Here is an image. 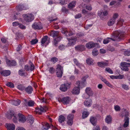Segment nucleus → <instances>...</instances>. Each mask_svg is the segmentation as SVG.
I'll return each instance as SVG.
<instances>
[{"label": "nucleus", "mask_w": 130, "mask_h": 130, "mask_svg": "<svg viewBox=\"0 0 130 130\" xmlns=\"http://www.w3.org/2000/svg\"><path fill=\"white\" fill-rule=\"evenodd\" d=\"M59 31H53L51 33V36L53 37L56 38L54 40L53 44L54 46H57V44H58V42L60 41L62 39V38L59 36Z\"/></svg>", "instance_id": "f257e3e1"}, {"label": "nucleus", "mask_w": 130, "mask_h": 130, "mask_svg": "<svg viewBox=\"0 0 130 130\" xmlns=\"http://www.w3.org/2000/svg\"><path fill=\"white\" fill-rule=\"evenodd\" d=\"M88 77V75H86L83 77L81 79L80 82V81H78L76 82V84L78 87L80 89V88H82L85 86L86 79Z\"/></svg>", "instance_id": "f03ea898"}, {"label": "nucleus", "mask_w": 130, "mask_h": 130, "mask_svg": "<svg viewBox=\"0 0 130 130\" xmlns=\"http://www.w3.org/2000/svg\"><path fill=\"white\" fill-rule=\"evenodd\" d=\"M120 68L121 69L125 71H128L129 70L128 67L130 66V63L124 62H122L120 64Z\"/></svg>", "instance_id": "7ed1b4c3"}, {"label": "nucleus", "mask_w": 130, "mask_h": 130, "mask_svg": "<svg viewBox=\"0 0 130 130\" xmlns=\"http://www.w3.org/2000/svg\"><path fill=\"white\" fill-rule=\"evenodd\" d=\"M56 71V75L57 77H61L63 74V67L59 64L57 65Z\"/></svg>", "instance_id": "20e7f679"}, {"label": "nucleus", "mask_w": 130, "mask_h": 130, "mask_svg": "<svg viewBox=\"0 0 130 130\" xmlns=\"http://www.w3.org/2000/svg\"><path fill=\"white\" fill-rule=\"evenodd\" d=\"M24 19L25 21L26 22H31L34 19V16L32 14H24ZM24 14L23 15H24Z\"/></svg>", "instance_id": "39448f33"}, {"label": "nucleus", "mask_w": 130, "mask_h": 130, "mask_svg": "<svg viewBox=\"0 0 130 130\" xmlns=\"http://www.w3.org/2000/svg\"><path fill=\"white\" fill-rule=\"evenodd\" d=\"M29 65H26L24 66V69L27 71H32L35 69V66L34 65L30 60L29 61Z\"/></svg>", "instance_id": "423d86ee"}, {"label": "nucleus", "mask_w": 130, "mask_h": 130, "mask_svg": "<svg viewBox=\"0 0 130 130\" xmlns=\"http://www.w3.org/2000/svg\"><path fill=\"white\" fill-rule=\"evenodd\" d=\"M123 37V35H120L119 32H117L114 35L113 38L115 41H118L122 39Z\"/></svg>", "instance_id": "0eeeda50"}, {"label": "nucleus", "mask_w": 130, "mask_h": 130, "mask_svg": "<svg viewBox=\"0 0 130 130\" xmlns=\"http://www.w3.org/2000/svg\"><path fill=\"white\" fill-rule=\"evenodd\" d=\"M32 28L35 29H41L43 28V26L40 22L34 23L32 25Z\"/></svg>", "instance_id": "6e6552de"}, {"label": "nucleus", "mask_w": 130, "mask_h": 130, "mask_svg": "<svg viewBox=\"0 0 130 130\" xmlns=\"http://www.w3.org/2000/svg\"><path fill=\"white\" fill-rule=\"evenodd\" d=\"M36 111L37 113L41 115L42 112H45L46 110V107H45L44 108L42 107L41 106H40V108H36Z\"/></svg>", "instance_id": "1a4fd4ad"}, {"label": "nucleus", "mask_w": 130, "mask_h": 130, "mask_svg": "<svg viewBox=\"0 0 130 130\" xmlns=\"http://www.w3.org/2000/svg\"><path fill=\"white\" fill-rule=\"evenodd\" d=\"M14 111L12 110H9L7 112L6 114V117L9 119H10L14 116Z\"/></svg>", "instance_id": "9d476101"}, {"label": "nucleus", "mask_w": 130, "mask_h": 130, "mask_svg": "<svg viewBox=\"0 0 130 130\" xmlns=\"http://www.w3.org/2000/svg\"><path fill=\"white\" fill-rule=\"evenodd\" d=\"M98 44L97 43H94L93 42H90L87 43L86 46L89 49L93 48L96 45L98 46Z\"/></svg>", "instance_id": "9b49d317"}, {"label": "nucleus", "mask_w": 130, "mask_h": 130, "mask_svg": "<svg viewBox=\"0 0 130 130\" xmlns=\"http://www.w3.org/2000/svg\"><path fill=\"white\" fill-rule=\"evenodd\" d=\"M17 7V10L19 11H21L23 10H25L28 9L26 5L21 4L19 5Z\"/></svg>", "instance_id": "f8f14e48"}, {"label": "nucleus", "mask_w": 130, "mask_h": 130, "mask_svg": "<svg viewBox=\"0 0 130 130\" xmlns=\"http://www.w3.org/2000/svg\"><path fill=\"white\" fill-rule=\"evenodd\" d=\"M90 121L93 126H95L96 125L97 120L96 117H91L90 119Z\"/></svg>", "instance_id": "ddd939ff"}, {"label": "nucleus", "mask_w": 130, "mask_h": 130, "mask_svg": "<svg viewBox=\"0 0 130 130\" xmlns=\"http://www.w3.org/2000/svg\"><path fill=\"white\" fill-rule=\"evenodd\" d=\"M70 100V99L69 97L67 96L63 98L61 100V101H62L64 104H69Z\"/></svg>", "instance_id": "4468645a"}, {"label": "nucleus", "mask_w": 130, "mask_h": 130, "mask_svg": "<svg viewBox=\"0 0 130 130\" xmlns=\"http://www.w3.org/2000/svg\"><path fill=\"white\" fill-rule=\"evenodd\" d=\"M80 92V89L78 87H75L73 89L72 93V94L78 95Z\"/></svg>", "instance_id": "2eb2a0df"}, {"label": "nucleus", "mask_w": 130, "mask_h": 130, "mask_svg": "<svg viewBox=\"0 0 130 130\" xmlns=\"http://www.w3.org/2000/svg\"><path fill=\"white\" fill-rule=\"evenodd\" d=\"M75 50L78 51H82L85 50V46L84 45H78L75 47Z\"/></svg>", "instance_id": "dca6fc26"}, {"label": "nucleus", "mask_w": 130, "mask_h": 130, "mask_svg": "<svg viewBox=\"0 0 130 130\" xmlns=\"http://www.w3.org/2000/svg\"><path fill=\"white\" fill-rule=\"evenodd\" d=\"M85 91L86 93L89 96H92L93 94V93L90 87H87Z\"/></svg>", "instance_id": "f3484780"}, {"label": "nucleus", "mask_w": 130, "mask_h": 130, "mask_svg": "<svg viewBox=\"0 0 130 130\" xmlns=\"http://www.w3.org/2000/svg\"><path fill=\"white\" fill-rule=\"evenodd\" d=\"M0 73L1 75L4 76H8L10 75L11 73L10 71L9 70H3L0 72Z\"/></svg>", "instance_id": "a211bd4d"}, {"label": "nucleus", "mask_w": 130, "mask_h": 130, "mask_svg": "<svg viewBox=\"0 0 130 130\" xmlns=\"http://www.w3.org/2000/svg\"><path fill=\"white\" fill-rule=\"evenodd\" d=\"M6 127L7 130H14L15 126L13 124H7Z\"/></svg>", "instance_id": "6ab92c4d"}, {"label": "nucleus", "mask_w": 130, "mask_h": 130, "mask_svg": "<svg viewBox=\"0 0 130 130\" xmlns=\"http://www.w3.org/2000/svg\"><path fill=\"white\" fill-rule=\"evenodd\" d=\"M18 116L19 117V121L23 122L25 121L26 120L25 118L24 115L22 114L19 113L18 114Z\"/></svg>", "instance_id": "aec40b11"}, {"label": "nucleus", "mask_w": 130, "mask_h": 130, "mask_svg": "<svg viewBox=\"0 0 130 130\" xmlns=\"http://www.w3.org/2000/svg\"><path fill=\"white\" fill-rule=\"evenodd\" d=\"M6 62L7 64L10 66H14L16 65V62L14 60L11 61L10 60L6 59Z\"/></svg>", "instance_id": "412c9836"}, {"label": "nucleus", "mask_w": 130, "mask_h": 130, "mask_svg": "<svg viewBox=\"0 0 130 130\" xmlns=\"http://www.w3.org/2000/svg\"><path fill=\"white\" fill-rule=\"evenodd\" d=\"M67 39L69 41L68 44H69V45H71L75 42L76 38L74 37L73 38L71 37L69 38H67Z\"/></svg>", "instance_id": "4be33fe9"}, {"label": "nucleus", "mask_w": 130, "mask_h": 130, "mask_svg": "<svg viewBox=\"0 0 130 130\" xmlns=\"http://www.w3.org/2000/svg\"><path fill=\"white\" fill-rule=\"evenodd\" d=\"M25 91L28 93L31 94L33 91V88L31 86H29L27 88H25Z\"/></svg>", "instance_id": "5701e85b"}, {"label": "nucleus", "mask_w": 130, "mask_h": 130, "mask_svg": "<svg viewBox=\"0 0 130 130\" xmlns=\"http://www.w3.org/2000/svg\"><path fill=\"white\" fill-rule=\"evenodd\" d=\"M65 117L63 115H61L59 116L58 120L60 123H62L65 121Z\"/></svg>", "instance_id": "b1692460"}, {"label": "nucleus", "mask_w": 130, "mask_h": 130, "mask_svg": "<svg viewBox=\"0 0 130 130\" xmlns=\"http://www.w3.org/2000/svg\"><path fill=\"white\" fill-rule=\"evenodd\" d=\"M76 1H73L70 3L68 5V7L70 9H72L74 8L76 4Z\"/></svg>", "instance_id": "393cba45"}, {"label": "nucleus", "mask_w": 130, "mask_h": 130, "mask_svg": "<svg viewBox=\"0 0 130 130\" xmlns=\"http://www.w3.org/2000/svg\"><path fill=\"white\" fill-rule=\"evenodd\" d=\"M129 118H126L125 119H124L125 122L123 125L122 126L124 128L126 127L128 125Z\"/></svg>", "instance_id": "a878e982"}, {"label": "nucleus", "mask_w": 130, "mask_h": 130, "mask_svg": "<svg viewBox=\"0 0 130 130\" xmlns=\"http://www.w3.org/2000/svg\"><path fill=\"white\" fill-rule=\"evenodd\" d=\"M52 127L53 128L52 129L53 130H55L56 129V127H54L53 125H52L50 126L49 124L48 123H46L45 124V126L44 127V128L45 130H47L50 127Z\"/></svg>", "instance_id": "bb28decb"}, {"label": "nucleus", "mask_w": 130, "mask_h": 130, "mask_svg": "<svg viewBox=\"0 0 130 130\" xmlns=\"http://www.w3.org/2000/svg\"><path fill=\"white\" fill-rule=\"evenodd\" d=\"M73 61L75 65L81 69V66L82 65V64L80 63L78 60L76 58L74 59Z\"/></svg>", "instance_id": "cd10ccee"}, {"label": "nucleus", "mask_w": 130, "mask_h": 130, "mask_svg": "<svg viewBox=\"0 0 130 130\" xmlns=\"http://www.w3.org/2000/svg\"><path fill=\"white\" fill-rule=\"evenodd\" d=\"M92 100H88L84 102V105L86 106L89 107L91 106Z\"/></svg>", "instance_id": "c85d7f7f"}, {"label": "nucleus", "mask_w": 130, "mask_h": 130, "mask_svg": "<svg viewBox=\"0 0 130 130\" xmlns=\"http://www.w3.org/2000/svg\"><path fill=\"white\" fill-rule=\"evenodd\" d=\"M28 119L29 120V122L30 124H32L34 122V118L31 115H29L28 117Z\"/></svg>", "instance_id": "c756f323"}, {"label": "nucleus", "mask_w": 130, "mask_h": 130, "mask_svg": "<svg viewBox=\"0 0 130 130\" xmlns=\"http://www.w3.org/2000/svg\"><path fill=\"white\" fill-rule=\"evenodd\" d=\"M60 90L63 92H65L67 91V89L66 88L65 84H62L60 88Z\"/></svg>", "instance_id": "7c9ffc66"}, {"label": "nucleus", "mask_w": 130, "mask_h": 130, "mask_svg": "<svg viewBox=\"0 0 130 130\" xmlns=\"http://www.w3.org/2000/svg\"><path fill=\"white\" fill-rule=\"evenodd\" d=\"M105 120L106 122L107 123H110L111 122V118L110 116H107Z\"/></svg>", "instance_id": "2f4dec72"}, {"label": "nucleus", "mask_w": 130, "mask_h": 130, "mask_svg": "<svg viewBox=\"0 0 130 130\" xmlns=\"http://www.w3.org/2000/svg\"><path fill=\"white\" fill-rule=\"evenodd\" d=\"M89 113L88 111H84L82 113V119H85L88 116Z\"/></svg>", "instance_id": "473e14b6"}, {"label": "nucleus", "mask_w": 130, "mask_h": 130, "mask_svg": "<svg viewBox=\"0 0 130 130\" xmlns=\"http://www.w3.org/2000/svg\"><path fill=\"white\" fill-rule=\"evenodd\" d=\"M115 21V20H113V19H111L108 21L107 24L109 26H111L114 24Z\"/></svg>", "instance_id": "72a5a7b5"}, {"label": "nucleus", "mask_w": 130, "mask_h": 130, "mask_svg": "<svg viewBox=\"0 0 130 130\" xmlns=\"http://www.w3.org/2000/svg\"><path fill=\"white\" fill-rule=\"evenodd\" d=\"M21 102V101L19 100H14L12 102V104L14 105L18 106L20 105Z\"/></svg>", "instance_id": "f704fd0d"}, {"label": "nucleus", "mask_w": 130, "mask_h": 130, "mask_svg": "<svg viewBox=\"0 0 130 130\" xmlns=\"http://www.w3.org/2000/svg\"><path fill=\"white\" fill-rule=\"evenodd\" d=\"M87 63L89 65L93 64V61L91 58H88L86 60Z\"/></svg>", "instance_id": "c9c22d12"}, {"label": "nucleus", "mask_w": 130, "mask_h": 130, "mask_svg": "<svg viewBox=\"0 0 130 130\" xmlns=\"http://www.w3.org/2000/svg\"><path fill=\"white\" fill-rule=\"evenodd\" d=\"M17 88L20 90L23 91L25 90V87L22 85H18Z\"/></svg>", "instance_id": "e433bc0d"}, {"label": "nucleus", "mask_w": 130, "mask_h": 130, "mask_svg": "<svg viewBox=\"0 0 130 130\" xmlns=\"http://www.w3.org/2000/svg\"><path fill=\"white\" fill-rule=\"evenodd\" d=\"M58 60V59L57 58L55 57L52 58L50 61L52 62L54 64Z\"/></svg>", "instance_id": "4c0bfd02"}, {"label": "nucleus", "mask_w": 130, "mask_h": 130, "mask_svg": "<svg viewBox=\"0 0 130 130\" xmlns=\"http://www.w3.org/2000/svg\"><path fill=\"white\" fill-rule=\"evenodd\" d=\"M64 84H65V85L67 89L71 87L72 84V83L71 82L68 83V82H66Z\"/></svg>", "instance_id": "58836bf2"}, {"label": "nucleus", "mask_w": 130, "mask_h": 130, "mask_svg": "<svg viewBox=\"0 0 130 130\" xmlns=\"http://www.w3.org/2000/svg\"><path fill=\"white\" fill-rule=\"evenodd\" d=\"M98 54V50L96 49H94L92 52V54L94 56H97Z\"/></svg>", "instance_id": "ea45409f"}, {"label": "nucleus", "mask_w": 130, "mask_h": 130, "mask_svg": "<svg viewBox=\"0 0 130 130\" xmlns=\"http://www.w3.org/2000/svg\"><path fill=\"white\" fill-rule=\"evenodd\" d=\"M48 36H45L42 39L41 43L42 44H44L47 41V39Z\"/></svg>", "instance_id": "a19ab883"}, {"label": "nucleus", "mask_w": 130, "mask_h": 130, "mask_svg": "<svg viewBox=\"0 0 130 130\" xmlns=\"http://www.w3.org/2000/svg\"><path fill=\"white\" fill-rule=\"evenodd\" d=\"M19 74L21 76H25V73L24 70H20L19 71Z\"/></svg>", "instance_id": "79ce46f5"}, {"label": "nucleus", "mask_w": 130, "mask_h": 130, "mask_svg": "<svg viewBox=\"0 0 130 130\" xmlns=\"http://www.w3.org/2000/svg\"><path fill=\"white\" fill-rule=\"evenodd\" d=\"M124 54L125 56H130V50H127L124 51Z\"/></svg>", "instance_id": "37998d69"}, {"label": "nucleus", "mask_w": 130, "mask_h": 130, "mask_svg": "<svg viewBox=\"0 0 130 130\" xmlns=\"http://www.w3.org/2000/svg\"><path fill=\"white\" fill-rule=\"evenodd\" d=\"M122 86L123 89L125 90H127L129 89L128 86L125 84H122Z\"/></svg>", "instance_id": "c03bdc74"}, {"label": "nucleus", "mask_w": 130, "mask_h": 130, "mask_svg": "<svg viewBox=\"0 0 130 130\" xmlns=\"http://www.w3.org/2000/svg\"><path fill=\"white\" fill-rule=\"evenodd\" d=\"M6 85L7 86L10 88H13L14 87V85L11 82H8L6 84Z\"/></svg>", "instance_id": "a18cd8bd"}, {"label": "nucleus", "mask_w": 130, "mask_h": 130, "mask_svg": "<svg viewBox=\"0 0 130 130\" xmlns=\"http://www.w3.org/2000/svg\"><path fill=\"white\" fill-rule=\"evenodd\" d=\"M48 70L49 72L51 74H53L55 72V69L53 67L48 68Z\"/></svg>", "instance_id": "49530a36"}, {"label": "nucleus", "mask_w": 130, "mask_h": 130, "mask_svg": "<svg viewBox=\"0 0 130 130\" xmlns=\"http://www.w3.org/2000/svg\"><path fill=\"white\" fill-rule=\"evenodd\" d=\"M35 104L34 102L32 100H29L28 103V106L30 107L33 106Z\"/></svg>", "instance_id": "de8ad7c7"}, {"label": "nucleus", "mask_w": 130, "mask_h": 130, "mask_svg": "<svg viewBox=\"0 0 130 130\" xmlns=\"http://www.w3.org/2000/svg\"><path fill=\"white\" fill-rule=\"evenodd\" d=\"M124 76L120 74L118 76H114V79H122L123 78Z\"/></svg>", "instance_id": "09e8293b"}, {"label": "nucleus", "mask_w": 130, "mask_h": 130, "mask_svg": "<svg viewBox=\"0 0 130 130\" xmlns=\"http://www.w3.org/2000/svg\"><path fill=\"white\" fill-rule=\"evenodd\" d=\"M66 46L63 44L60 45L58 47L59 49L60 50H63L65 49Z\"/></svg>", "instance_id": "8fccbe9b"}, {"label": "nucleus", "mask_w": 130, "mask_h": 130, "mask_svg": "<svg viewBox=\"0 0 130 130\" xmlns=\"http://www.w3.org/2000/svg\"><path fill=\"white\" fill-rule=\"evenodd\" d=\"M74 117V115L70 114L67 117L68 120H73Z\"/></svg>", "instance_id": "3c124183"}, {"label": "nucleus", "mask_w": 130, "mask_h": 130, "mask_svg": "<svg viewBox=\"0 0 130 130\" xmlns=\"http://www.w3.org/2000/svg\"><path fill=\"white\" fill-rule=\"evenodd\" d=\"M38 42V40L36 39H34L30 41L31 44L32 45L36 44Z\"/></svg>", "instance_id": "603ef678"}, {"label": "nucleus", "mask_w": 130, "mask_h": 130, "mask_svg": "<svg viewBox=\"0 0 130 130\" xmlns=\"http://www.w3.org/2000/svg\"><path fill=\"white\" fill-rule=\"evenodd\" d=\"M23 100L24 101V105L26 107L28 106L29 101H28L25 99H23Z\"/></svg>", "instance_id": "864d4df0"}, {"label": "nucleus", "mask_w": 130, "mask_h": 130, "mask_svg": "<svg viewBox=\"0 0 130 130\" xmlns=\"http://www.w3.org/2000/svg\"><path fill=\"white\" fill-rule=\"evenodd\" d=\"M82 13L84 14H91V13H88V11L86 10L85 9H83L82 10Z\"/></svg>", "instance_id": "5fc2aeb1"}, {"label": "nucleus", "mask_w": 130, "mask_h": 130, "mask_svg": "<svg viewBox=\"0 0 130 130\" xmlns=\"http://www.w3.org/2000/svg\"><path fill=\"white\" fill-rule=\"evenodd\" d=\"M85 7L89 11L91 10L92 9V7L91 6V5H86V6Z\"/></svg>", "instance_id": "6e6d98bb"}, {"label": "nucleus", "mask_w": 130, "mask_h": 130, "mask_svg": "<svg viewBox=\"0 0 130 130\" xmlns=\"http://www.w3.org/2000/svg\"><path fill=\"white\" fill-rule=\"evenodd\" d=\"M101 14L100 15H102V16H106L108 14V12L107 11H105L103 12H101Z\"/></svg>", "instance_id": "4d7b16f0"}, {"label": "nucleus", "mask_w": 130, "mask_h": 130, "mask_svg": "<svg viewBox=\"0 0 130 130\" xmlns=\"http://www.w3.org/2000/svg\"><path fill=\"white\" fill-rule=\"evenodd\" d=\"M129 113L128 112H127L126 111H125L124 115V116L125 117L124 119H125L126 118H129L128 117Z\"/></svg>", "instance_id": "13d9d810"}, {"label": "nucleus", "mask_w": 130, "mask_h": 130, "mask_svg": "<svg viewBox=\"0 0 130 130\" xmlns=\"http://www.w3.org/2000/svg\"><path fill=\"white\" fill-rule=\"evenodd\" d=\"M105 70L110 74H112L113 73L112 71L109 68H106Z\"/></svg>", "instance_id": "bf43d9fd"}, {"label": "nucleus", "mask_w": 130, "mask_h": 130, "mask_svg": "<svg viewBox=\"0 0 130 130\" xmlns=\"http://www.w3.org/2000/svg\"><path fill=\"white\" fill-rule=\"evenodd\" d=\"M108 49L109 51L111 52L115 51V48L114 47L111 46L109 47H108Z\"/></svg>", "instance_id": "052dcab7"}, {"label": "nucleus", "mask_w": 130, "mask_h": 130, "mask_svg": "<svg viewBox=\"0 0 130 130\" xmlns=\"http://www.w3.org/2000/svg\"><path fill=\"white\" fill-rule=\"evenodd\" d=\"M118 14L117 13H115L114 14L112 18L111 19H113V20H115V21H116V19L118 18Z\"/></svg>", "instance_id": "680f3d73"}, {"label": "nucleus", "mask_w": 130, "mask_h": 130, "mask_svg": "<svg viewBox=\"0 0 130 130\" xmlns=\"http://www.w3.org/2000/svg\"><path fill=\"white\" fill-rule=\"evenodd\" d=\"M110 41L108 40V39H107V38H106L103 41V43L104 44H106L108 43Z\"/></svg>", "instance_id": "e2e57ef3"}, {"label": "nucleus", "mask_w": 130, "mask_h": 130, "mask_svg": "<svg viewBox=\"0 0 130 130\" xmlns=\"http://www.w3.org/2000/svg\"><path fill=\"white\" fill-rule=\"evenodd\" d=\"M114 108L115 110L117 111H120V107L117 105H116L115 106Z\"/></svg>", "instance_id": "0e129e2a"}, {"label": "nucleus", "mask_w": 130, "mask_h": 130, "mask_svg": "<svg viewBox=\"0 0 130 130\" xmlns=\"http://www.w3.org/2000/svg\"><path fill=\"white\" fill-rule=\"evenodd\" d=\"M77 36L78 37H81L84 36V34L82 33H79L77 34Z\"/></svg>", "instance_id": "69168bd1"}, {"label": "nucleus", "mask_w": 130, "mask_h": 130, "mask_svg": "<svg viewBox=\"0 0 130 130\" xmlns=\"http://www.w3.org/2000/svg\"><path fill=\"white\" fill-rule=\"evenodd\" d=\"M82 17V15L81 14L79 13L76 14L75 16V19H78Z\"/></svg>", "instance_id": "338daca9"}, {"label": "nucleus", "mask_w": 130, "mask_h": 130, "mask_svg": "<svg viewBox=\"0 0 130 130\" xmlns=\"http://www.w3.org/2000/svg\"><path fill=\"white\" fill-rule=\"evenodd\" d=\"M19 26L20 28L22 29H24L26 28V27L22 24H19Z\"/></svg>", "instance_id": "774afa93"}]
</instances>
